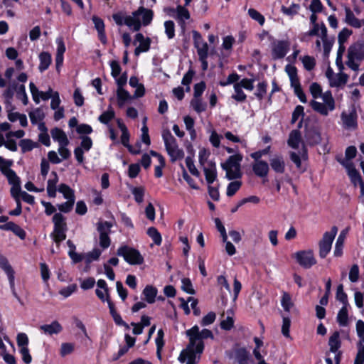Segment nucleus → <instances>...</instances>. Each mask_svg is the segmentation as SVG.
Listing matches in <instances>:
<instances>
[{
    "mask_svg": "<svg viewBox=\"0 0 364 364\" xmlns=\"http://www.w3.org/2000/svg\"><path fill=\"white\" fill-rule=\"evenodd\" d=\"M189 338V343L186 348L183 350L179 355L178 360L186 364H196L204 349L203 339H213L214 336L211 331L204 328L200 331L199 327L195 325L186 332Z\"/></svg>",
    "mask_w": 364,
    "mask_h": 364,
    "instance_id": "obj_1",
    "label": "nucleus"
},
{
    "mask_svg": "<svg viewBox=\"0 0 364 364\" xmlns=\"http://www.w3.org/2000/svg\"><path fill=\"white\" fill-rule=\"evenodd\" d=\"M154 13L151 9L140 6L131 15H127L125 25L129 28L138 31L141 26L149 25L153 19Z\"/></svg>",
    "mask_w": 364,
    "mask_h": 364,
    "instance_id": "obj_2",
    "label": "nucleus"
},
{
    "mask_svg": "<svg viewBox=\"0 0 364 364\" xmlns=\"http://www.w3.org/2000/svg\"><path fill=\"white\" fill-rule=\"evenodd\" d=\"M364 60V42H356L348 48L346 65L352 70L358 73L360 64Z\"/></svg>",
    "mask_w": 364,
    "mask_h": 364,
    "instance_id": "obj_3",
    "label": "nucleus"
},
{
    "mask_svg": "<svg viewBox=\"0 0 364 364\" xmlns=\"http://www.w3.org/2000/svg\"><path fill=\"white\" fill-rule=\"evenodd\" d=\"M311 108L322 116H328L336 108L335 100L331 91L323 92L318 100H313L310 102Z\"/></svg>",
    "mask_w": 364,
    "mask_h": 364,
    "instance_id": "obj_4",
    "label": "nucleus"
},
{
    "mask_svg": "<svg viewBox=\"0 0 364 364\" xmlns=\"http://www.w3.org/2000/svg\"><path fill=\"white\" fill-rule=\"evenodd\" d=\"M162 139L164 142L165 148L171 162L181 160L184 157V151L180 149L176 139L168 129L162 132Z\"/></svg>",
    "mask_w": 364,
    "mask_h": 364,
    "instance_id": "obj_5",
    "label": "nucleus"
},
{
    "mask_svg": "<svg viewBox=\"0 0 364 364\" xmlns=\"http://www.w3.org/2000/svg\"><path fill=\"white\" fill-rule=\"evenodd\" d=\"M53 230L50 233V237L58 246L59 244L65 240L68 226L66 218L61 213H55L53 216Z\"/></svg>",
    "mask_w": 364,
    "mask_h": 364,
    "instance_id": "obj_6",
    "label": "nucleus"
},
{
    "mask_svg": "<svg viewBox=\"0 0 364 364\" xmlns=\"http://www.w3.org/2000/svg\"><path fill=\"white\" fill-rule=\"evenodd\" d=\"M242 156L240 154L230 156L228 160L221 164V167L226 171V178L229 180L239 178L242 176L240 162Z\"/></svg>",
    "mask_w": 364,
    "mask_h": 364,
    "instance_id": "obj_7",
    "label": "nucleus"
},
{
    "mask_svg": "<svg viewBox=\"0 0 364 364\" xmlns=\"http://www.w3.org/2000/svg\"><path fill=\"white\" fill-rule=\"evenodd\" d=\"M172 16L180 27L181 33L184 35L186 32L188 21L191 20V14L186 6L178 5L176 9H169Z\"/></svg>",
    "mask_w": 364,
    "mask_h": 364,
    "instance_id": "obj_8",
    "label": "nucleus"
},
{
    "mask_svg": "<svg viewBox=\"0 0 364 364\" xmlns=\"http://www.w3.org/2000/svg\"><path fill=\"white\" fill-rule=\"evenodd\" d=\"M117 254L123 257L124 260L132 265L141 264L144 262V257L136 249L124 245L118 248Z\"/></svg>",
    "mask_w": 364,
    "mask_h": 364,
    "instance_id": "obj_9",
    "label": "nucleus"
},
{
    "mask_svg": "<svg viewBox=\"0 0 364 364\" xmlns=\"http://www.w3.org/2000/svg\"><path fill=\"white\" fill-rule=\"evenodd\" d=\"M338 232V228L333 226L330 231L326 232L319 241V256L321 258H325L330 252L332 247L333 241Z\"/></svg>",
    "mask_w": 364,
    "mask_h": 364,
    "instance_id": "obj_10",
    "label": "nucleus"
},
{
    "mask_svg": "<svg viewBox=\"0 0 364 364\" xmlns=\"http://www.w3.org/2000/svg\"><path fill=\"white\" fill-rule=\"evenodd\" d=\"M342 127L348 131H354L358 129V114L354 107L347 111H343L341 114Z\"/></svg>",
    "mask_w": 364,
    "mask_h": 364,
    "instance_id": "obj_11",
    "label": "nucleus"
},
{
    "mask_svg": "<svg viewBox=\"0 0 364 364\" xmlns=\"http://www.w3.org/2000/svg\"><path fill=\"white\" fill-rule=\"evenodd\" d=\"M296 262L304 268H310L316 263L311 250L299 251L294 254Z\"/></svg>",
    "mask_w": 364,
    "mask_h": 364,
    "instance_id": "obj_12",
    "label": "nucleus"
},
{
    "mask_svg": "<svg viewBox=\"0 0 364 364\" xmlns=\"http://www.w3.org/2000/svg\"><path fill=\"white\" fill-rule=\"evenodd\" d=\"M0 268L6 273L7 275L10 287L13 291V293L15 296L16 294L15 292V272L12 268L11 265L9 264V260L6 257L0 254Z\"/></svg>",
    "mask_w": 364,
    "mask_h": 364,
    "instance_id": "obj_13",
    "label": "nucleus"
},
{
    "mask_svg": "<svg viewBox=\"0 0 364 364\" xmlns=\"http://www.w3.org/2000/svg\"><path fill=\"white\" fill-rule=\"evenodd\" d=\"M338 162L345 167L348 172V175L350 178L351 182L356 186L358 184L363 181L361 176L355 169V166L351 161L348 160H339Z\"/></svg>",
    "mask_w": 364,
    "mask_h": 364,
    "instance_id": "obj_14",
    "label": "nucleus"
},
{
    "mask_svg": "<svg viewBox=\"0 0 364 364\" xmlns=\"http://www.w3.org/2000/svg\"><path fill=\"white\" fill-rule=\"evenodd\" d=\"M137 43H139V46L134 50V55L136 56L141 53L149 51L151 40L150 38H145L142 33H138L135 35L134 44L136 45Z\"/></svg>",
    "mask_w": 364,
    "mask_h": 364,
    "instance_id": "obj_15",
    "label": "nucleus"
},
{
    "mask_svg": "<svg viewBox=\"0 0 364 364\" xmlns=\"http://www.w3.org/2000/svg\"><path fill=\"white\" fill-rule=\"evenodd\" d=\"M193 38L194 46L197 50V53L201 58L208 55V46L203 39L201 35L196 31H193Z\"/></svg>",
    "mask_w": 364,
    "mask_h": 364,
    "instance_id": "obj_16",
    "label": "nucleus"
},
{
    "mask_svg": "<svg viewBox=\"0 0 364 364\" xmlns=\"http://www.w3.org/2000/svg\"><path fill=\"white\" fill-rule=\"evenodd\" d=\"M289 48V43L287 41H279L272 43V55L274 59L283 58Z\"/></svg>",
    "mask_w": 364,
    "mask_h": 364,
    "instance_id": "obj_17",
    "label": "nucleus"
},
{
    "mask_svg": "<svg viewBox=\"0 0 364 364\" xmlns=\"http://www.w3.org/2000/svg\"><path fill=\"white\" fill-rule=\"evenodd\" d=\"M269 165L277 173L282 174L285 171L286 163L283 156L275 154L269 159Z\"/></svg>",
    "mask_w": 364,
    "mask_h": 364,
    "instance_id": "obj_18",
    "label": "nucleus"
},
{
    "mask_svg": "<svg viewBox=\"0 0 364 364\" xmlns=\"http://www.w3.org/2000/svg\"><path fill=\"white\" fill-rule=\"evenodd\" d=\"M255 174L260 178L266 177L269 171V166L267 161L263 160H255L252 165Z\"/></svg>",
    "mask_w": 364,
    "mask_h": 364,
    "instance_id": "obj_19",
    "label": "nucleus"
},
{
    "mask_svg": "<svg viewBox=\"0 0 364 364\" xmlns=\"http://www.w3.org/2000/svg\"><path fill=\"white\" fill-rule=\"evenodd\" d=\"M344 10H345V14H346L345 22L348 25H349L353 28H360L363 26H364V20L358 19V18H356L353 12L351 11V9L349 7L345 6Z\"/></svg>",
    "mask_w": 364,
    "mask_h": 364,
    "instance_id": "obj_20",
    "label": "nucleus"
},
{
    "mask_svg": "<svg viewBox=\"0 0 364 364\" xmlns=\"http://www.w3.org/2000/svg\"><path fill=\"white\" fill-rule=\"evenodd\" d=\"M97 288L95 290L96 295L102 301L109 299V288L104 279H99L97 282Z\"/></svg>",
    "mask_w": 364,
    "mask_h": 364,
    "instance_id": "obj_21",
    "label": "nucleus"
},
{
    "mask_svg": "<svg viewBox=\"0 0 364 364\" xmlns=\"http://www.w3.org/2000/svg\"><path fill=\"white\" fill-rule=\"evenodd\" d=\"M205 180L207 183L210 185L213 183L217 177V171L215 164L213 161L207 163V166L203 168Z\"/></svg>",
    "mask_w": 364,
    "mask_h": 364,
    "instance_id": "obj_22",
    "label": "nucleus"
},
{
    "mask_svg": "<svg viewBox=\"0 0 364 364\" xmlns=\"http://www.w3.org/2000/svg\"><path fill=\"white\" fill-rule=\"evenodd\" d=\"M4 176L7 178L9 184L12 185L11 193L13 197H16L14 191L16 189L18 191L20 189V179L16 174L15 171L9 169Z\"/></svg>",
    "mask_w": 364,
    "mask_h": 364,
    "instance_id": "obj_23",
    "label": "nucleus"
},
{
    "mask_svg": "<svg viewBox=\"0 0 364 364\" xmlns=\"http://www.w3.org/2000/svg\"><path fill=\"white\" fill-rule=\"evenodd\" d=\"M95 29L97 31L98 37L103 44L107 43V37L105 32L104 21L99 17L94 16L92 18Z\"/></svg>",
    "mask_w": 364,
    "mask_h": 364,
    "instance_id": "obj_24",
    "label": "nucleus"
},
{
    "mask_svg": "<svg viewBox=\"0 0 364 364\" xmlns=\"http://www.w3.org/2000/svg\"><path fill=\"white\" fill-rule=\"evenodd\" d=\"M40 329L43 331L45 334L52 336L60 333L63 330V327L58 321H54L50 324L41 326Z\"/></svg>",
    "mask_w": 364,
    "mask_h": 364,
    "instance_id": "obj_25",
    "label": "nucleus"
},
{
    "mask_svg": "<svg viewBox=\"0 0 364 364\" xmlns=\"http://www.w3.org/2000/svg\"><path fill=\"white\" fill-rule=\"evenodd\" d=\"M322 28L321 41L323 42V55L328 58L334 43V39L328 38L327 28L326 26H323Z\"/></svg>",
    "mask_w": 364,
    "mask_h": 364,
    "instance_id": "obj_26",
    "label": "nucleus"
},
{
    "mask_svg": "<svg viewBox=\"0 0 364 364\" xmlns=\"http://www.w3.org/2000/svg\"><path fill=\"white\" fill-rule=\"evenodd\" d=\"M53 139L58 143V145H68L69 140L66 134L59 128H54L50 132Z\"/></svg>",
    "mask_w": 364,
    "mask_h": 364,
    "instance_id": "obj_27",
    "label": "nucleus"
},
{
    "mask_svg": "<svg viewBox=\"0 0 364 364\" xmlns=\"http://www.w3.org/2000/svg\"><path fill=\"white\" fill-rule=\"evenodd\" d=\"M39 60L38 70L43 73L49 68L52 62L51 55L48 52H42L39 55Z\"/></svg>",
    "mask_w": 364,
    "mask_h": 364,
    "instance_id": "obj_28",
    "label": "nucleus"
},
{
    "mask_svg": "<svg viewBox=\"0 0 364 364\" xmlns=\"http://www.w3.org/2000/svg\"><path fill=\"white\" fill-rule=\"evenodd\" d=\"M348 79V75L343 71L339 70V73L335 74L331 81L329 82L331 87H339L345 85Z\"/></svg>",
    "mask_w": 364,
    "mask_h": 364,
    "instance_id": "obj_29",
    "label": "nucleus"
},
{
    "mask_svg": "<svg viewBox=\"0 0 364 364\" xmlns=\"http://www.w3.org/2000/svg\"><path fill=\"white\" fill-rule=\"evenodd\" d=\"M346 231L343 230L340 235H338L336 244H335V248H334V256L335 257H341L343 255V248L344 245V242L346 238Z\"/></svg>",
    "mask_w": 364,
    "mask_h": 364,
    "instance_id": "obj_30",
    "label": "nucleus"
},
{
    "mask_svg": "<svg viewBox=\"0 0 364 364\" xmlns=\"http://www.w3.org/2000/svg\"><path fill=\"white\" fill-rule=\"evenodd\" d=\"M328 345L330 350L336 353L341 347L340 334L338 331H335L329 338Z\"/></svg>",
    "mask_w": 364,
    "mask_h": 364,
    "instance_id": "obj_31",
    "label": "nucleus"
},
{
    "mask_svg": "<svg viewBox=\"0 0 364 364\" xmlns=\"http://www.w3.org/2000/svg\"><path fill=\"white\" fill-rule=\"evenodd\" d=\"M301 142V134L299 130H293L290 132L289 139H288V145L293 149H296L299 147V145Z\"/></svg>",
    "mask_w": 364,
    "mask_h": 364,
    "instance_id": "obj_32",
    "label": "nucleus"
},
{
    "mask_svg": "<svg viewBox=\"0 0 364 364\" xmlns=\"http://www.w3.org/2000/svg\"><path fill=\"white\" fill-rule=\"evenodd\" d=\"M117 96L118 105L119 107L124 106L126 102L133 98L132 96H131V95L129 93V92L123 89V87L117 88Z\"/></svg>",
    "mask_w": 364,
    "mask_h": 364,
    "instance_id": "obj_33",
    "label": "nucleus"
},
{
    "mask_svg": "<svg viewBox=\"0 0 364 364\" xmlns=\"http://www.w3.org/2000/svg\"><path fill=\"white\" fill-rule=\"evenodd\" d=\"M143 294L146 301L149 304H153L155 301V298L157 294V289L152 286L148 285L144 288Z\"/></svg>",
    "mask_w": 364,
    "mask_h": 364,
    "instance_id": "obj_34",
    "label": "nucleus"
},
{
    "mask_svg": "<svg viewBox=\"0 0 364 364\" xmlns=\"http://www.w3.org/2000/svg\"><path fill=\"white\" fill-rule=\"evenodd\" d=\"M337 322L341 326H346L348 324V312L346 306H343L338 311Z\"/></svg>",
    "mask_w": 364,
    "mask_h": 364,
    "instance_id": "obj_35",
    "label": "nucleus"
},
{
    "mask_svg": "<svg viewBox=\"0 0 364 364\" xmlns=\"http://www.w3.org/2000/svg\"><path fill=\"white\" fill-rule=\"evenodd\" d=\"M114 111L113 110L112 107L109 106L107 111L104 112L101 115L99 116L98 120L104 124H108L109 122L114 118Z\"/></svg>",
    "mask_w": 364,
    "mask_h": 364,
    "instance_id": "obj_36",
    "label": "nucleus"
},
{
    "mask_svg": "<svg viewBox=\"0 0 364 364\" xmlns=\"http://www.w3.org/2000/svg\"><path fill=\"white\" fill-rule=\"evenodd\" d=\"M113 225L112 223L108 221H100L97 225V231L100 235H109L111 232V228Z\"/></svg>",
    "mask_w": 364,
    "mask_h": 364,
    "instance_id": "obj_37",
    "label": "nucleus"
},
{
    "mask_svg": "<svg viewBox=\"0 0 364 364\" xmlns=\"http://www.w3.org/2000/svg\"><path fill=\"white\" fill-rule=\"evenodd\" d=\"M191 106L198 113H201L206 109V104L202 101L200 97H193L191 101Z\"/></svg>",
    "mask_w": 364,
    "mask_h": 364,
    "instance_id": "obj_38",
    "label": "nucleus"
},
{
    "mask_svg": "<svg viewBox=\"0 0 364 364\" xmlns=\"http://www.w3.org/2000/svg\"><path fill=\"white\" fill-rule=\"evenodd\" d=\"M118 127L120 129L122 132V136H121V141L122 144L124 146H129V134L128 132V129L125 124L121 122L120 119L117 120Z\"/></svg>",
    "mask_w": 364,
    "mask_h": 364,
    "instance_id": "obj_39",
    "label": "nucleus"
},
{
    "mask_svg": "<svg viewBox=\"0 0 364 364\" xmlns=\"http://www.w3.org/2000/svg\"><path fill=\"white\" fill-rule=\"evenodd\" d=\"M29 117L32 124H37L45 117V114L41 108H37L29 113Z\"/></svg>",
    "mask_w": 364,
    "mask_h": 364,
    "instance_id": "obj_40",
    "label": "nucleus"
},
{
    "mask_svg": "<svg viewBox=\"0 0 364 364\" xmlns=\"http://www.w3.org/2000/svg\"><path fill=\"white\" fill-rule=\"evenodd\" d=\"M147 235L152 239L154 244L159 246L162 242V237L160 232L154 227H151L147 230Z\"/></svg>",
    "mask_w": 364,
    "mask_h": 364,
    "instance_id": "obj_41",
    "label": "nucleus"
},
{
    "mask_svg": "<svg viewBox=\"0 0 364 364\" xmlns=\"http://www.w3.org/2000/svg\"><path fill=\"white\" fill-rule=\"evenodd\" d=\"M58 191L61 193L68 200L75 199L74 191L66 184H60L58 188Z\"/></svg>",
    "mask_w": 364,
    "mask_h": 364,
    "instance_id": "obj_42",
    "label": "nucleus"
},
{
    "mask_svg": "<svg viewBox=\"0 0 364 364\" xmlns=\"http://www.w3.org/2000/svg\"><path fill=\"white\" fill-rule=\"evenodd\" d=\"M281 305L284 309V311L289 312L290 311V309L294 306V304L291 301V297L289 294L287 292L284 291L282 293V297L281 299Z\"/></svg>",
    "mask_w": 364,
    "mask_h": 364,
    "instance_id": "obj_43",
    "label": "nucleus"
},
{
    "mask_svg": "<svg viewBox=\"0 0 364 364\" xmlns=\"http://www.w3.org/2000/svg\"><path fill=\"white\" fill-rule=\"evenodd\" d=\"M8 230H11L16 235L21 239H24L26 237V232L18 225L14 223H9L6 225Z\"/></svg>",
    "mask_w": 364,
    "mask_h": 364,
    "instance_id": "obj_44",
    "label": "nucleus"
},
{
    "mask_svg": "<svg viewBox=\"0 0 364 364\" xmlns=\"http://www.w3.org/2000/svg\"><path fill=\"white\" fill-rule=\"evenodd\" d=\"M165 33L168 39H172L175 36V23L173 21H166L164 23Z\"/></svg>",
    "mask_w": 364,
    "mask_h": 364,
    "instance_id": "obj_45",
    "label": "nucleus"
},
{
    "mask_svg": "<svg viewBox=\"0 0 364 364\" xmlns=\"http://www.w3.org/2000/svg\"><path fill=\"white\" fill-rule=\"evenodd\" d=\"M346 50V48L344 46V44L341 43L339 44V47L337 51V56L336 59V64L339 70L343 71L344 70V65L343 63L342 56Z\"/></svg>",
    "mask_w": 364,
    "mask_h": 364,
    "instance_id": "obj_46",
    "label": "nucleus"
},
{
    "mask_svg": "<svg viewBox=\"0 0 364 364\" xmlns=\"http://www.w3.org/2000/svg\"><path fill=\"white\" fill-rule=\"evenodd\" d=\"M235 93L232 95V97L237 102H244L246 100V95L242 91L241 86L235 83L234 85Z\"/></svg>",
    "mask_w": 364,
    "mask_h": 364,
    "instance_id": "obj_47",
    "label": "nucleus"
},
{
    "mask_svg": "<svg viewBox=\"0 0 364 364\" xmlns=\"http://www.w3.org/2000/svg\"><path fill=\"white\" fill-rule=\"evenodd\" d=\"M309 91L314 100H318L323 95L321 87L316 82H314L310 85Z\"/></svg>",
    "mask_w": 364,
    "mask_h": 364,
    "instance_id": "obj_48",
    "label": "nucleus"
},
{
    "mask_svg": "<svg viewBox=\"0 0 364 364\" xmlns=\"http://www.w3.org/2000/svg\"><path fill=\"white\" fill-rule=\"evenodd\" d=\"M267 83L266 82H260L257 86L255 95L259 100H262L267 93Z\"/></svg>",
    "mask_w": 364,
    "mask_h": 364,
    "instance_id": "obj_49",
    "label": "nucleus"
},
{
    "mask_svg": "<svg viewBox=\"0 0 364 364\" xmlns=\"http://www.w3.org/2000/svg\"><path fill=\"white\" fill-rule=\"evenodd\" d=\"M36 143L28 139H22L20 141L19 146L23 153L31 151L36 146Z\"/></svg>",
    "mask_w": 364,
    "mask_h": 364,
    "instance_id": "obj_50",
    "label": "nucleus"
},
{
    "mask_svg": "<svg viewBox=\"0 0 364 364\" xmlns=\"http://www.w3.org/2000/svg\"><path fill=\"white\" fill-rule=\"evenodd\" d=\"M242 186L241 181H235L230 183L227 187L226 194L228 196L231 197L234 196L236 192Z\"/></svg>",
    "mask_w": 364,
    "mask_h": 364,
    "instance_id": "obj_51",
    "label": "nucleus"
},
{
    "mask_svg": "<svg viewBox=\"0 0 364 364\" xmlns=\"http://www.w3.org/2000/svg\"><path fill=\"white\" fill-rule=\"evenodd\" d=\"M248 14L251 18L257 21L259 25L262 26L264 23L265 18L259 11L255 9H250L248 10Z\"/></svg>",
    "mask_w": 364,
    "mask_h": 364,
    "instance_id": "obj_52",
    "label": "nucleus"
},
{
    "mask_svg": "<svg viewBox=\"0 0 364 364\" xmlns=\"http://www.w3.org/2000/svg\"><path fill=\"white\" fill-rule=\"evenodd\" d=\"M144 188L143 187H134L132 188V193L134 195L136 203H141L144 200Z\"/></svg>",
    "mask_w": 364,
    "mask_h": 364,
    "instance_id": "obj_53",
    "label": "nucleus"
},
{
    "mask_svg": "<svg viewBox=\"0 0 364 364\" xmlns=\"http://www.w3.org/2000/svg\"><path fill=\"white\" fill-rule=\"evenodd\" d=\"M75 345L72 343H63L60 348V354L62 357L72 353L74 351Z\"/></svg>",
    "mask_w": 364,
    "mask_h": 364,
    "instance_id": "obj_54",
    "label": "nucleus"
},
{
    "mask_svg": "<svg viewBox=\"0 0 364 364\" xmlns=\"http://www.w3.org/2000/svg\"><path fill=\"white\" fill-rule=\"evenodd\" d=\"M215 319H216L215 313L213 311H210L209 313H208L205 316H204L202 318L200 323L202 326H209V325L212 324L213 323H214Z\"/></svg>",
    "mask_w": 364,
    "mask_h": 364,
    "instance_id": "obj_55",
    "label": "nucleus"
},
{
    "mask_svg": "<svg viewBox=\"0 0 364 364\" xmlns=\"http://www.w3.org/2000/svg\"><path fill=\"white\" fill-rule=\"evenodd\" d=\"M16 342L20 349L28 348V338L25 333H19L17 334Z\"/></svg>",
    "mask_w": 364,
    "mask_h": 364,
    "instance_id": "obj_56",
    "label": "nucleus"
},
{
    "mask_svg": "<svg viewBox=\"0 0 364 364\" xmlns=\"http://www.w3.org/2000/svg\"><path fill=\"white\" fill-rule=\"evenodd\" d=\"M210 153L205 149H202L198 153V161L201 167L207 166V163L210 161L208 160Z\"/></svg>",
    "mask_w": 364,
    "mask_h": 364,
    "instance_id": "obj_57",
    "label": "nucleus"
},
{
    "mask_svg": "<svg viewBox=\"0 0 364 364\" xmlns=\"http://www.w3.org/2000/svg\"><path fill=\"white\" fill-rule=\"evenodd\" d=\"M323 26H326L324 25V23H315V24H313V28L309 31V32L307 33V35L310 36H320L321 38H322V28Z\"/></svg>",
    "mask_w": 364,
    "mask_h": 364,
    "instance_id": "obj_58",
    "label": "nucleus"
},
{
    "mask_svg": "<svg viewBox=\"0 0 364 364\" xmlns=\"http://www.w3.org/2000/svg\"><path fill=\"white\" fill-rule=\"evenodd\" d=\"M186 166L190 171V173L195 176L198 177L200 176V173L198 171L197 168L196 167L193 160L191 156H187L186 159Z\"/></svg>",
    "mask_w": 364,
    "mask_h": 364,
    "instance_id": "obj_59",
    "label": "nucleus"
},
{
    "mask_svg": "<svg viewBox=\"0 0 364 364\" xmlns=\"http://www.w3.org/2000/svg\"><path fill=\"white\" fill-rule=\"evenodd\" d=\"M75 203V199H72V200H67L66 202L58 205V209L62 213H69L73 209V207Z\"/></svg>",
    "mask_w": 364,
    "mask_h": 364,
    "instance_id": "obj_60",
    "label": "nucleus"
},
{
    "mask_svg": "<svg viewBox=\"0 0 364 364\" xmlns=\"http://www.w3.org/2000/svg\"><path fill=\"white\" fill-rule=\"evenodd\" d=\"M101 255V251L95 249L92 252H90L89 253L85 255V260L86 263H90L93 260H97Z\"/></svg>",
    "mask_w": 364,
    "mask_h": 364,
    "instance_id": "obj_61",
    "label": "nucleus"
},
{
    "mask_svg": "<svg viewBox=\"0 0 364 364\" xmlns=\"http://www.w3.org/2000/svg\"><path fill=\"white\" fill-rule=\"evenodd\" d=\"M301 61L304 68L308 70H311L316 65L314 58L309 55L304 56Z\"/></svg>",
    "mask_w": 364,
    "mask_h": 364,
    "instance_id": "obj_62",
    "label": "nucleus"
},
{
    "mask_svg": "<svg viewBox=\"0 0 364 364\" xmlns=\"http://www.w3.org/2000/svg\"><path fill=\"white\" fill-rule=\"evenodd\" d=\"M364 363V343H359L358 350L354 364H363Z\"/></svg>",
    "mask_w": 364,
    "mask_h": 364,
    "instance_id": "obj_63",
    "label": "nucleus"
},
{
    "mask_svg": "<svg viewBox=\"0 0 364 364\" xmlns=\"http://www.w3.org/2000/svg\"><path fill=\"white\" fill-rule=\"evenodd\" d=\"M356 332L360 342L364 343V322L362 320H358L356 322Z\"/></svg>",
    "mask_w": 364,
    "mask_h": 364,
    "instance_id": "obj_64",
    "label": "nucleus"
}]
</instances>
